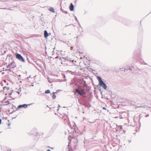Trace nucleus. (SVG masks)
Here are the masks:
<instances>
[{
	"label": "nucleus",
	"mask_w": 151,
	"mask_h": 151,
	"mask_svg": "<svg viewBox=\"0 0 151 151\" xmlns=\"http://www.w3.org/2000/svg\"><path fill=\"white\" fill-rule=\"evenodd\" d=\"M97 79L99 81V83L100 85L103 87L104 89H106L107 87L106 84L102 81L100 77H97Z\"/></svg>",
	"instance_id": "1"
},
{
	"label": "nucleus",
	"mask_w": 151,
	"mask_h": 151,
	"mask_svg": "<svg viewBox=\"0 0 151 151\" xmlns=\"http://www.w3.org/2000/svg\"><path fill=\"white\" fill-rule=\"evenodd\" d=\"M97 79L99 81V83L100 85L103 87L104 89H106L107 87L106 84L102 81L100 77H97Z\"/></svg>",
	"instance_id": "2"
},
{
	"label": "nucleus",
	"mask_w": 151,
	"mask_h": 151,
	"mask_svg": "<svg viewBox=\"0 0 151 151\" xmlns=\"http://www.w3.org/2000/svg\"><path fill=\"white\" fill-rule=\"evenodd\" d=\"M16 66V65L14 62L11 63L7 66V68L8 70H11L12 69L14 68Z\"/></svg>",
	"instance_id": "3"
},
{
	"label": "nucleus",
	"mask_w": 151,
	"mask_h": 151,
	"mask_svg": "<svg viewBox=\"0 0 151 151\" xmlns=\"http://www.w3.org/2000/svg\"><path fill=\"white\" fill-rule=\"evenodd\" d=\"M75 93H78L81 96L86 93L84 90H83L80 91L78 89H76L75 90Z\"/></svg>",
	"instance_id": "4"
},
{
	"label": "nucleus",
	"mask_w": 151,
	"mask_h": 151,
	"mask_svg": "<svg viewBox=\"0 0 151 151\" xmlns=\"http://www.w3.org/2000/svg\"><path fill=\"white\" fill-rule=\"evenodd\" d=\"M16 58L18 60H21L23 62L24 61V59L23 57L21 55L18 54L17 53L16 54Z\"/></svg>",
	"instance_id": "5"
},
{
	"label": "nucleus",
	"mask_w": 151,
	"mask_h": 151,
	"mask_svg": "<svg viewBox=\"0 0 151 151\" xmlns=\"http://www.w3.org/2000/svg\"><path fill=\"white\" fill-rule=\"evenodd\" d=\"M74 6L72 3L70 4V5L69 7V9L71 11H73L74 10Z\"/></svg>",
	"instance_id": "6"
},
{
	"label": "nucleus",
	"mask_w": 151,
	"mask_h": 151,
	"mask_svg": "<svg viewBox=\"0 0 151 151\" xmlns=\"http://www.w3.org/2000/svg\"><path fill=\"white\" fill-rule=\"evenodd\" d=\"M25 106H27V105L25 104H23V105H20L18 106V108L19 109V108H22V107H24Z\"/></svg>",
	"instance_id": "7"
},
{
	"label": "nucleus",
	"mask_w": 151,
	"mask_h": 151,
	"mask_svg": "<svg viewBox=\"0 0 151 151\" xmlns=\"http://www.w3.org/2000/svg\"><path fill=\"white\" fill-rule=\"evenodd\" d=\"M44 36L45 38L47 37L48 36V34L47 31H46V30H45L44 31Z\"/></svg>",
	"instance_id": "8"
},
{
	"label": "nucleus",
	"mask_w": 151,
	"mask_h": 151,
	"mask_svg": "<svg viewBox=\"0 0 151 151\" xmlns=\"http://www.w3.org/2000/svg\"><path fill=\"white\" fill-rule=\"evenodd\" d=\"M56 93L55 92H53L52 93L53 96H52V98L53 99H55L56 98V96L55 95V93Z\"/></svg>",
	"instance_id": "9"
},
{
	"label": "nucleus",
	"mask_w": 151,
	"mask_h": 151,
	"mask_svg": "<svg viewBox=\"0 0 151 151\" xmlns=\"http://www.w3.org/2000/svg\"><path fill=\"white\" fill-rule=\"evenodd\" d=\"M49 10L53 13H54L55 12L54 9L52 7H50L49 9Z\"/></svg>",
	"instance_id": "10"
},
{
	"label": "nucleus",
	"mask_w": 151,
	"mask_h": 151,
	"mask_svg": "<svg viewBox=\"0 0 151 151\" xmlns=\"http://www.w3.org/2000/svg\"><path fill=\"white\" fill-rule=\"evenodd\" d=\"M50 91L49 90H46L45 92V93L46 94L50 93Z\"/></svg>",
	"instance_id": "11"
},
{
	"label": "nucleus",
	"mask_w": 151,
	"mask_h": 151,
	"mask_svg": "<svg viewBox=\"0 0 151 151\" xmlns=\"http://www.w3.org/2000/svg\"><path fill=\"white\" fill-rule=\"evenodd\" d=\"M6 104H5V105H7L9 104V102L8 101H7L6 102Z\"/></svg>",
	"instance_id": "12"
},
{
	"label": "nucleus",
	"mask_w": 151,
	"mask_h": 151,
	"mask_svg": "<svg viewBox=\"0 0 151 151\" xmlns=\"http://www.w3.org/2000/svg\"><path fill=\"white\" fill-rule=\"evenodd\" d=\"M103 109L106 110V108H105V107H103Z\"/></svg>",
	"instance_id": "13"
},
{
	"label": "nucleus",
	"mask_w": 151,
	"mask_h": 151,
	"mask_svg": "<svg viewBox=\"0 0 151 151\" xmlns=\"http://www.w3.org/2000/svg\"><path fill=\"white\" fill-rule=\"evenodd\" d=\"M1 119H0V124H1Z\"/></svg>",
	"instance_id": "14"
},
{
	"label": "nucleus",
	"mask_w": 151,
	"mask_h": 151,
	"mask_svg": "<svg viewBox=\"0 0 151 151\" xmlns=\"http://www.w3.org/2000/svg\"><path fill=\"white\" fill-rule=\"evenodd\" d=\"M7 89L8 88H7V87H5L4 88V89Z\"/></svg>",
	"instance_id": "15"
},
{
	"label": "nucleus",
	"mask_w": 151,
	"mask_h": 151,
	"mask_svg": "<svg viewBox=\"0 0 151 151\" xmlns=\"http://www.w3.org/2000/svg\"><path fill=\"white\" fill-rule=\"evenodd\" d=\"M69 140H70V141H71V139H70V138H69Z\"/></svg>",
	"instance_id": "16"
},
{
	"label": "nucleus",
	"mask_w": 151,
	"mask_h": 151,
	"mask_svg": "<svg viewBox=\"0 0 151 151\" xmlns=\"http://www.w3.org/2000/svg\"><path fill=\"white\" fill-rule=\"evenodd\" d=\"M69 140H70V141H71V139H70V138H69Z\"/></svg>",
	"instance_id": "17"
},
{
	"label": "nucleus",
	"mask_w": 151,
	"mask_h": 151,
	"mask_svg": "<svg viewBox=\"0 0 151 151\" xmlns=\"http://www.w3.org/2000/svg\"><path fill=\"white\" fill-rule=\"evenodd\" d=\"M47 151H50V150L49 149V150H48Z\"/></svg>",
	"instance_id": "18"
}]
</instances>
